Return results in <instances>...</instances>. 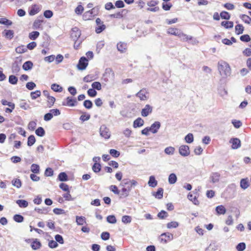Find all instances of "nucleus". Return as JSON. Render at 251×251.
I'll use <instances>...</instances> for the list:
<instances>
[{"instance_id": "f257e3e1", "label": "nucleus", "mask_w": 251, "mask_h": 251, "mask_svg": "<svg viewBox=\"0 0 251 251\" xmlns=\"http://www.w3.org/2000/svg\"><path fill=\"white\" fill-rule=\"evenodd\" d=\"M218 69L223 78H226L231 75L230 67L229 64L225 61H219L218 63Z\"/></svg>"}, {"instance_id": "f03ea898", "label": "nucleus", "mask_w": 251, "mask_h": 251, "mask_svg": "<svg viewBox=\"0 0 251 251\" xmlns=\"http://www.w3.org/2000/svg\"><path fill=\"white\" fill-rule=\"evenodd\" d=\"M100 136L105 139H108L111 136V133L109 129L105 125H102L100 128Z\"/></svg>"}, {"instance_id": "7ed1b4c3", "label": "nucleus", "mask_w": 251, "mask_h": 251, "mask_svg": "<svg viewBox=\"0 0 251 251\" xmlns=\"http://www.w3.org/2000/svg\"><path fill=\"white\" fill-rule=\"evenodd\" d=\"M136 96L141 100H147L149 98V93L146 88H143L136 94Z\"/></svg>"}, {"instance_id": "20e7f679", "label": "nucleus", "mask_w": 251, "mask_h": 251, "mask_svg": "<svg viewBox=\"0 0 251 251\" xmlns=\"http://www.w3.org/2000/svg\"><path fill=\"white\" fill-rule=\"evenodd\" d=\"M72 188V187L70 188L69 186L64 183V192H66V193L64 194V198H65L66 201H74L75 200L74 198H73L70 193V189Z\"/></svg>"}, {"instance_id": "39448f33", "label": "nucleus", "mask_w": 251, "mask_h": 251, "mask_svg": "<svg viewBox=\"0 0 251 251\" xmlns=\"http://www.w3.org/2000/svg\"><path fill=\"white\" fill-rule=\"evenodd\" d=\"M88 59L86 57H81L77 65V68L80 70H85L88 65Z\"/></svg>"}, {"instance_id": "423d86ee", "label": "nucleus", "mask_w": 251, "mask_h": 251, "mask_svg": "<svg viewBox=\"0 0 251 251\" xmlns=\"http://www.w3.org/2000/svg\"><path fill=\"white\" fill-rule=\"evenodd\" d=\"M81 35V32L78 28L75 27L71 31V37L74 41H76Z\"/></svg>"}, {"instance_id": "0eeeda50", "label": "nucleus", "mask_w": 251, "mask_h": 251, "mask_svg": "<svg viewBox=\"0 0 251 251\" xmlns=\"http://www.w3.org/2000/svg\"><path fill=\"white\" fill-rule=\"evenodd\" d=\"M179 153L183 156H187L190 154L189 146L187 145H181L179 148Z\"/></svg>"}, {"instance_id": "6e6552de", "label": "nucleus", "mask_w": 251, "mask_h": 251, "mask_svg": "<svg viewBox=\"0 0 251 251\" xmlns=\"http://www.w3.org/2000/svg\"><path fill=\"white\" fill-rule=\"evenodd\" d=\"M78 102L75 98L68 97L66 99V105L69 107H74L77 105Z\"/></svg>"}, {"instance_id": "1a4fd4ad", "label": "nucleus", "mask_w": 251, "mask_h": 251, "mask_svg": "<svg viewBox=\"0 0 251 251\" xmlns=\"http://www.w3.org/2000/svg\"><path fill=\"white\" fill-rule=\"evenodd\" d=\"M103 76L104 77L105 81H108L109 78H113L114 77V73L113 70L111 68H106L105 71V73L103 75Z\"/></svg>"}, {"instance_id": "9d476101", "label": "nucleus", "mask_w": 251, "mask_h": 251, "mask_svg": "<svg viewBox=\"0 0 251 251\" xmlns=\"http://www.w3.org/2000/svg\"><path fill=\"white\" fill-rule=\"evenodd\" d=\"M221 175L218 172H212L211 173L209 179L210 182L213 183H217L219 181Z\"/></svg>"}, {"instance_id": "9b49d317", "label": "nucleus", "mask_w": 251, "mask_h": 251, "mask_svg": "<svg viewBox=\"0 0 251 251\" xmlns=\"http://www.w3.org/2000/svg\"><path fill=\"white\" fill-rule=\"evenodd\" d=\"M152 111V107L149 104H146L141 111V115L143 117H147Z\"/></svg>"}, {"instance_id": "f8f14e48", "label": "nucleus", "mask_w": 251, "mask_h": 251, "mask_svg": "<svg viewBox=\"0 0 251 251\" xmlns=\"http://www.w3.org/2000/svg\"><path fill=\"white\" fill-rule=\"evenodd\" d=\"M229 142L232 144L231 148L233 149H237L241 147V141L238 138H231Z\"/></svg>"}, {"instance_id": "ddd939ff", "label": "nucleus", "mask_w": 251, "mask_h": 251, "mask_svg": "<svg viewBox=\"0 0 251 251\" xmlns=\"http://www.w3.org/2000/svg\"><path fill=\"white\" fill-rule=\"evenodd\" d=\"M21 64V60L19 61H15L12 66V71L13 74H17L20 71V67Z\"/></svg>"}, {"instance_id": "4468645a", "label": "nucleus", "mask_w": 251, "mask_h": 251, "mask_svg": "<svg viewBox=\"0 0 251 251\" xmlns=\"http://www.w3.org/2000/svg\"><path fill=\"white\" fill-rule=\"evenodd\" d=\"M182 41H188L193 39V37L184 33L181 30L179 32L177 36Z\"/></svg>"}, {"instance_id": "2eb2a0df", "label": "nucleus", "mask_w": 251, "mask_h": 251, "mask_svg": "<svg viewBox=\"0 0 251 251\" xmlns=\"http://www.w3.org/2000/svg\"><path fill=\"white\" fill-rule=\"evenodd\" d=\"M161 126L160 123L159 122L156 121L153 124H152L150 127H149L150 129V131L152 133H156L157 132L158 129L160 128Z\"/></svg>"}, {"instance_id": "dca6fc26", "label": "nucleus", "mask_w": 251, "mask_h": 251, "mask_svg": "<svg viewBox=\"0 0 251 251\" xmlns=\"http://www.w3.org/2000/svg\"><path fill=\"white\" fill-rule=\"evenodd\" d=\"M215 210L218 215H224L226 213V209L223 205H220L216 207Z\"/></svg>"}, {"instance_id": "f3484780", "label": "nucleus", "mask_w": 251, "mask_h": 251, "mask_svg": "<svg viewBox=\"0 0 251 251\" xmlns=\"http://www.w3.org/2000/svg\"><path fill=\"white\" fill-rule=\"evenodd\" d=\"M144 122L141 118H138L133 122V126L134 128L141 127L144 125Z\"/></svg>"}, {"instance_id": "a211bd4d", "label": "nucleus", "mask_w": 251, "mask_h": 251, "mask_svg": "<svg viewBox=\"0 0 251 251\" xmlns=\"http://www.w3.org/2000/svg\"><path fill=\"white\" fill-rule=\"evenodd\" d=\"M148 185L149 186L151 187H155L157 186V181L154 176H151L150 177L149 180L148 181Z\"/></svg>"}, {"instance_id": "6ab92c4d", "label": "nucleus", "mask_w": 251, "mask_h": 251, "mask_svg": "<svg viewBox=\"0 0 251 251\" xmlns=\"http://www.w3.org/2000/svg\"><path fill=\"white\" fill-rule=\"evenodd\" d=\"M33 63L30 61H27L25 62L23 65V69L25 71L30 70L32 68Z\"/></svg>"}, {"instance_id": "aec40b11", "label": "nucleus", "mask_w": 251, "mask_h": 251, "mask_svg": "<svg viewBox=\"0 0 251 251\" xmlns=\"http://www.w3.org/2000/svg\"><path fill=\"white\" fill-rule=\"evenodd\" d=\"M117 50L121 52H124L126 50V44L124 43H119L117 45Z\"/></svg>"}, {"instance_id": "412c9836", "label": "nucleus", "mask_w": 251, "mask_h": 251, "mask_svg": "<svg viewBox=\"0 0 251 251\" xmlns=\"http://www.w3.org/2000/svg\"><path fill=\"white\" fill-rule=\"evenodd\" d=\"M180 30L178 28L171 27L167 29V32L169 34L177 36Z\"/></svg>"}, {"instance_id": "4be33fe9", "label": "nucleus", "mask_w": 251, "mask_h": 251, "mask_svg": "<svg viewBox=\"0 0 251 251\" xmlns=\"http://www.w3.org/2000/svg\"><path fill=\"white\" fill-rule=\"evenodd\" d=\"M41 246V243L38 241L37 239H35L31 245L32 249L34 250H37L40 248Z\"/></svg>"}, {"instance_id": "5701e85b", "label": "nucleus", "mask_w": 251, "mask_h": 251, "mask_svg": "<svg viewBox=\"0 0 251 251\" xmlns=\"http://www.w3.org/2000/svg\"><path fill=\"white\" fill-rule=\"evenodd\" d=\"M249 186V183L247 178L242 179L240 181V187L243 189H246Z\"/></svg>"}, {"instance_id": "b1692460", "label": "nucleus", "mask_w": 251, "mask_h": 251, "mask_svg": "<svg viewBox=\"0 0 251 251\" xmlns=\"http://www.w3.org/2000/svg\"><path fill=\"white\" fill-rule=\"evenodd\" d=\"M187 198L190 201H192L194 204L199 205V201L198 200L196 196H193V195L192 194L189 193Z\"/></svg>"}, {"instance_id": "393cba45", "label": "nucleus", "mask_w": 251, "mask_h": 251, "mask_svg": "<svg viewBox=\"0 0 251 251\" xmlns=\"http://www.w3.org/2000/svg\"><path fill=\"white\" fill-rule=\"evenodd\" d=\"M130 191V188L123 187L121 190V198H126L128 196L129 192Z\"/></svg>"}, {"instance_id": "a878e982", "label": "nucleus", "mask_w": 251, "mask_h": 251, "mask_svg": "<svg viewBox=\"0 0 251 251\" xmlns=\"http://www.w3.org/2000/svg\"><path fill=\"white\" fill-rule=\"evenodd\" d=\"M221 25L226 28H232L233 27V23L231 21H223Z\"/></svg>"}, {"instance_id": "bb28decb", "label": "nucleus", "mask_w": 251, "mask_h": 251, "mask_svg": "<svg viewBox=\"0 0 251 251\" xmlns=\"http://www.w3.org/2000/svg\"><path fill=\"white\" fill-rule=\"evenodd\" d=\"M3 34L6 38L11 39L13 37L14 32L12 30H4Z\"/></svg>"}, {"instance_id": "cd10ccee", "label": "nucleus", "mask_w": 251, "mask_h": 251, "mask_svg": "<svg viewBox=\"0 0 251 251\" xmlns=\"http://www.w3.org/2000/svg\"><path fill=\"white\" fill-rule=\"evenodd\" d=\"M163 189L162 188L158 189L156 193H154L153 195L157 199H161L163 197Z\"/></svg>"}, {"instance_id": "c85d7f7f", "label": "nucleus", "mask_w": 251, "mask_h": 251, "mask_svg": "<svg viewBox=\"0 0 251 251\" xmlns=\"http://www.w3.org/2000/svg\"><path fill=\"white\" fill-rule=\"evenodd\" d=\"M176 180H177V177L175 174L172 173L169 175V178H168V181L170 184H175L176 182Z\"/></svg>"}, {"instance_id": "c756f323", "label": "nucleus", "mask_w": 251, "mask_h": 251, "mask_svg": "<svg viewBox=\"0 0 251 251\" xmlns=\"http://www.w3.org/2000/svg\"><path fill=\"white\" fill-rule=\"evenodd\" d=\"M40 11V7L36 5H34L31 8V9L30 10V11H29V15H35L36 14L38 13L39 11Z\"/></svg>"}, {"instance_id": "7c9ffc66", "label": "nucleus", "mask_w": 251, "mask_h": 251, "mask_svg": "<svg viewBox=\"0 0 251 251\" xmlns=\"http://www.w3.org/2000/svg\"><path fill=\"white\" fill-rule=\"evenodd\" d=\"M82 17L83 19L85 21L90 20L93 19V15H92V13L88 11L83 14Z\"/></svg>"}, {"instance_id": "2f4dec72", "label": "nucleus", "mask_w": 251, "mask_h": 251, "mask_svg": "<svg viewBox=\"0 0 251 251\" xmlns=\"http://www.w3.org/2000/svg\"><path fill=\"white\" fill-rule=\"evenodd\" d=\"M76 222L78 225H83L86 223V219L83 216H76Z\"/></svg>"}, {"instance_id": "473e14b6", "label": "nucleus", "mask_w": 251, "mask_h": 251, "mask_svg": "<svg viewBox=\"0 0 251 251\" xmlns=\"http://www.w3.org/2000/svg\"><path fill=\"white\" fill-rule=\"evenodd\" d=\"M236 33L238 35L242 34L244 29V26L240 24H238L235 27Z\"/></svg>"}, {"instance_id": "72a5a7b5", "label": "nucleus", "mask_w": 251, "mask_h": 251, "mask_svg": "<svg viewBox=\"0 0 251 251\" xmlns=\"http://www.w3.org/2000/svg\"><path fill=\"white\" fill-rule=\"evenodd\" d=\"M40 33L38 31H32L29 33L28 37L32 40H35L39 36Z\"/></svg>"}, {"instance_id": "f704fd0d", "label": "nucleus", "mask_w": 251, "mask_h": 251, "mask_svg": "<svg viewBox=\"0 0 251 251\" xmlns=\"http://www.w3.org/2000/svg\"><path fill=\"white\" fill-rule=\"evenodd\" d=\"M240 18L246 24H250L251 22V18L247 15H241Z\"/></svg>"}, {"instance_id": "c9c22d12", "label": "nucleus", "mask_w": 251, "mask_h": 251, "mask_svg": "<svg viewBox=\"0 0 251 251\" xmlns=\"http://www.w3.org/2000/svg\"><path fill=\"white\" fill-rule=\"evenodd\" d=\"M16 203L20 207H26L28 206V202L25 200H18L16 201Z\"/></svg>"}, {"instance_id": "e433bc0d", "label": "nucleus", "mask_w": 251, "mask_h": 251, "mask_svg": "<svg viewBox=\"0 0 251 251\" xmlns=\"http://www.w3.org/2000/svg\"><path fill=\"white\" fill-rule=\"evenodd\" d=\"M36 134L40 137H43L45 134V131L42 127H39L35 131Z\"/></svg>"}, {"instance_id": "4c0bfd02", "label": "nucleus", "mask_w": 251, "mask_h": 251, "mask_svg": "<svg viewBox=\"0 0 251 251\" xmlns=\"http://www.w3.org/2000/svg\"><path fill=\"white\" fill-rule=\"evenodd\" d=\"M220 17L223 19L228 20L230 18V15L228 12L223 11L220 13Z\"/></svg>"}, {"instance_id": "58836bf2", "label": "nucleus", "mask_w": 251, "mask_h": 251, "mask_svg": "<svg viewBox=\"0 0 251 251\" xmlns=\"http://www.w3.org/2000/svg\"><path fill=\"white\" fill-rule=\"evenodd\" d=\"M15 51L18 53H23L27 51L26 47L24 45L20 46L16 48Z\"/></svg>"}, {"instance_id": "ea45409f", "label": "nucleus", "mask_w": 251, "mask_h": 251, "mask_svg": "<svg viewBox=\"0 0 251 251\" xmlns=\"http://www.w3.org/2000/svg\"><path fill=\"white\" fill-rule=\"evenodd\" d=\"M35 141H36V139H35L34 136L33 135H30L28 137L27 143V146H30V147L32 146L35 143Z\"/></svg>"}, {"instance_id": "a19ab883", "label": "nucleus", "mask_w": 251, "mask_h": 251, "mask_svg": "<svg viewBox=\"0 0 251 251\" xmlns=\"http://www.w3.org/2000/svg\"><path fill=\"white\" fill-rule=\"evenodd\" d=\"M39 166L36 164H33L31 166V171L34 174H38L39 173Z\"/></svg>"}, {"instance_id": "79ce46f5", "label": "nucleus", "mask_w": 251, "mask_h": 251, "mask_svg": "<svg viewBox=\"0 0 251 251\" xmlns=\"http://www.w3.org/2000/svg\"><path fill=\"white\" fill-rule=\"evenodd\" d=\"M178 226V223L176 221H172L167 224V227L168 228H176Z\"/></svg>"}, {"instance_id": "37998d69", "label": "nucleus", "mask_w": 251, "mask_h": 251, "mask_svg": "<svg viewBox=\"0 0 251 251\" xmlns=\"http://www.w3.org/2000/svg\"><path fill=\"white\" fill-rule=\"evenodd\" d=\"M185 141L187 143H192L194 141V136L193 134L188 133L185 137Z\"/></svg>"}, {"instance_id": "c03bdc74", "label": "nucleus", "mask_w": 251, "mask_h": 251, "mask_svg": "<svg viewBox=\"0 0 251 251\" xmlns=\"http://www.w3.org/2000/svg\"><path fill=\"white\" fill-rule=\"evenodd\" d=\"M0 24L6 25H11L12 24V22L5 18H0Z\"/></svg>"}, {"instance_id": "a18cd8bd", "label": "nucleus", "mask_w": 251, "mask_h": 251, "mask_svg": "<svg viewBox=\"0 0 251 251\" xmlns=\"http://www.w3.org/2000/svg\"><path fill=\"white\" fill-rule=\"evenodd\" d=\"M175 148L173 147H169L165 148L164 152L166 154L168 155H172L175 151Z\"/></svg>"}, {"instance_id": "49530a36", "label": "nucleus", "mask_w": 251, "mask_h": 251, "mask_svg": "<svg viewBox=\"0 0 251 251\" xmlns=\"http://www.w3.org/2000/svg\"><path fill=\"white\" fill-rule=\"evenodd\" d=\"M92 170L95 173H99L101 170V165L98 163H95L92 166Z\"/></svg>"}, {"instance_id": "de8ad7c7", "label": "nucleus", "mask_w": 251, "mask_h": 251, "mask_svg": "<svg viewBox=\"0 0 251 251\" xmlns=\"http://www.w3.org/2000/svg\"><path fill=\"white\" fill-rule=\"evenodd\" d=\"M106 28V26L104 24L100 25H97V26L96 27V32L97 33H100L102 31H103Z\"/></svg>"}, {"instance_id": "09e8293b", "label": "nucleus", "mask_w": 251, "mask_h": 251, "mask_svg": "<svg viewBox=\"0 0 251 251\" xmlns=\"http://www.w3.org/2000/svg\"><path fill=\"white\" fill-rule=\"evenodd\" d=\"M18 81V78L14 75H11L9 77V82L12 84H16Z\"/></svg>"}, {"instance_id": "8fccbe9b", "label": "nucleus", "mask_w": 251, "mask_h": 251, "mask_svg": "<svg viewBox=\"0 0 251 251\" xmlns=\"http://www.w3.org/2000/svg\"><path fill=\"white\" fill-rule=\"evenodd\" d=\"M122 221L124 224H129L131 222V217L127 215L123 216L122 218Z\"/></svg>"}, {"instance_id": "3c124183", "label": "nucleus", "mask_w": 251, "mask_h": 251, "mask_svg": "<svg viewBox=\"0 0 251 251\" xmlns=\"http://www.w3.org/2000/svg\"><path fill=\"white\" fill-rule=\"evenodd\" d=\"M41 95V92L39 90H36L34 92H32L30 93V96L33 100L36 99L37 98L40 97Z\"/></svg>"}, {"instance_id": "603ef678", "label": "nucleus", "mask_w": 251, "mask_h": 251, "mask_svg": "<svg viewBox=\"0 0 251 251\" xmlns=\"http://www.w3.org/2000/svg\"><path fill=\"white\" fill-rule=\"evenodd\" d=\"M51 88L55 92H61L62 88L57 84H53L51 85Z\"/></svg>"}, {"instance_id": "864d4df0", "label": "nucleus", "mask_w": 251, "mask_h": 251, "mask_svg": "<svg viewBox=\"0 0 251 251\" xmlns=\"http://www.w3.org/2000/svg\"><path fill=\"white\" fill-rule=\"evenodd\" d=\"M55 101V99L54 97L52 96H50L48 98V106L49 107H51L54 104Z\"/></svg>"}, {"instance_id": "5fc2aeb1", "label": "nucleus", "mask_w": 251, "mask_h": 251, "mask_svg": "<svg viewBox=\"0 0 251 251\" xmlns=\"http://www.w3.org/2000/svg\"><path fill=\"white\" fill-rule=\"evenodd\" d=\"M92 88L97 90H100L101 89V85L100 82L95 81L92 84Z\"/></svg>"}, {"instance_id": "6e6d98bb", "label": "nucleus", "mask_w": 251, "mask_h": 251, "mask_svg": "<svg viewBox=\"0 0 251 251\" xmlns=\"http://www.w3.org/2000/svg\"><path fill=\"white\" fill-rule=\"evenodd\" d=\"M107 222L110 224H115L117 222L116 217L114 215H109L106 218Z\"/></svg>"}, {"instance_id": "4d7b16f0", "label": "nucleus", "mask_w": 251, "mask_h": 251, "mask_svg": "<svg viewBox=\"0 0 251 251\" xmlns=\"http://www.w3.org/2000/svg\"><path fill=\"white\" fill-rule=\"evenodd\" d=\"M14 220L18 223H21L24 221V217L20 214H16L13 217Z\"/></svg>"}, {"instance_id": "13d9d810", "label": "nucleus", "mask_w": 251, "mask_h": 251, "mask_svg": "<svg viewBox=\"0 0 251 251\" xmlns=\"http://www.w3.org/2000/svg\"><path fill=\"white\" fill-rule=\"evenodd\" d=\"M223 6L228 10H233L235 9V5L230 3H226L223 5Z\"/></svg>"}, {"instance_id": "bf43d9fd", "label": "nucleus", "mask_w": 251, "mask_h": 251, "mask_svg": "<svg viewBox=\"0 0 251 251\" xmlns=\"http://www.w3.org/2000/svg\"><path fill=\"white\" fill-rule=\"evenodd\" d=\"M43 22L42 20H36L34 21L33 26L34 29L40 28L41 23Z\"/></svg>"}, {"instance_id": "052dcab7", "label": "nucleus", "mask_w": 251, "mask_h": 251, "mask_svg": "<svg viewBox=\"0 0 251 251\" xmlns=\"http://www.w3.org/2000/svg\"><path fill=\"white\" fill-rule=\"evenodd\" d=\"M236 250L238 251H243L246 249V244L245 243H240L236 246Z\"/></svg>"}, {"instance_id": "680f3d73", "label": "nucleus", "mask_w": 251, "mask_h": 251, "mask_svg": "<svg viewBox=\"0 0 251 251\" xmlns=\"http://www.w3.org/2000/svg\"><path fill=\"white\" fill-rule=\"evenodd\" d=\"M93 105L92 102L90 100H85L83 102V106L87 109H90Z\"/></svg>"}, {"instance_id": "e2e57ef3", "label": "nucleus", "mask_w": 251, "mask_h": 251, "mask_svg": "<svg viewBox=\"0 0 251 251\" xmlns=\"http://www.w3.org/2000/svg\"><path fill=\"white\" fill-rule=\"evenodd\" d=\"M87 94L90 97H94L97 95V92L94 89L91 88L87 91Z\"/></svg>"}, {"instance_id": "0e129e2a", "label": "nucleus", "mask_w": 251, "mask_h": 251, "mask_svg": "<svg viewBox=\"0 0 251 251\" xmlns=\"http://www.w3.org/2000/svg\"><path fill=\"white\" fill-rule=\"evenodd\" d=\"M12 184L17 188H20L21 186V181L19 179L16 178L12 180Z\"/></svg>"}, {"instance_id": "69168bd1", "label": "nucleus", "mask_w": 251, "mask_h": 251, "mask_svg": "<svg viewBox=\"0 0 251 251\" xmlns=\"http://www.w3.org/2000/svg\"><path fill=\"white\" fill-rule=\"evenodd\" d=\"M100 10V7L99 6H96L93 8L89 11L92 13V15H93V17L96 15H97L99 13Z\"/></svg>"}, {"instance_id": "338daca9", "label": "nucleus", "mask_w": 251, "mask_h": 251, "mask_svg": "<svg viewBox=\"0 0 251 251\" xmlns=\"http://www.w3.org/2000/svg\"><path fill=\"white\" fill-rule=\"evenodd\" d=\"M109 153L112 156L115 157H118L120 154L119 151L114 149H111L109 151Z\"/></svg>"}, {"instance_id": "774afa93", "label": "nucleus", "mask_w": 251, "mask_h": 251, "mask_svg": "<svg viewBox=\"0 0 251 251\" xmlns=\"http://www.w3.org/2000/svg\"><path fill=\"white\" fill-rule=\"evenodd\" d=\"M36 85L35 83L33 82H27L26 84V88L29 90H33L36 87Z\"/></svg>"}]
</instances>
